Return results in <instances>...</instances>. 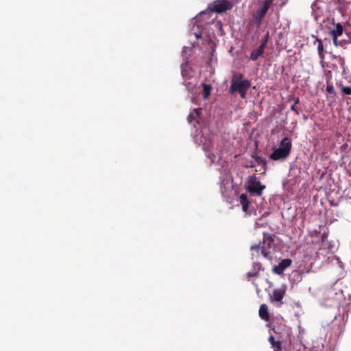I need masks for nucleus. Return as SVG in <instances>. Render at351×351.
I'll use <instances>...</instances> for the list:
<instances>
[{"mask_svg":"<svg viewBox=\"0 0 351 351\" xmlns=\"http://www.w3.org/2000/svg\"><path fill=\"white\" fill-rule=\"evenodd\" d=\"M292 147L291 141L288 137L282 139L280 147L274 150L269 158L273 160H285L290 154Z\"/></svg>","mask_w":351,"mask_h":351,"instance_id":"1","label":"nucleus"},{"mask_svg":"<svg viewBox=\"0 0 351 351\" xmlns=\"http://www.w3.org/2000/svg\"><path fill=\"white\" fill-rule=\"evenodd\" d=\"M274 244V238L272 234L269 233H263V245H252L250 249L252 250H256L258 252L261 251V254L266 258L271 260V252L267 250L271 248Z\"/></svg>","mask_w":351,"mask_h":351,"instance_id":"2","label":"nucleus"},{"mask_svg":"<svg viewBox=\"0 0 351 351\" xmlns=\"http://www.w3.org/2000/svg\"><path fill=\"white\" fill-rule=\"evenodd\" d=\"M251 86V82L249 80H244L243 82H231V85L229 88V93L234 94L239 93L242 99H245L247 92Z\"/></svg>","mask_w":351,"mask_h":351,"instance_id":"3","label":"nucleus"},{"mask_svg":"<svg viewBox=\"0 0 351 351\" xmlns=\"http://www.w3.org/2000/svg\"><path fill=\"white\" fill-rule=\"evenodd\" d=\"M265 186L262 185L261 182L256 176H250L248 180V185L247 190L252 194H256L258 196L261 195L263 191Z\"/></svg>","mask_w":351,"mask_h":351,"instance_id":"4","label":"nucleus"},{"mask_svg":"<svg viewBox=\"0 0 351 351\" xmlns=\"http://www.w3.org/2000/svg\"><path fill=\"white\" fill-rule=\"evenodd\" d=\"M274 0H264L259 2V8L256 12L255 19L258 24L262 23V21L266 15L270 6L272 5Z\"/></svg>","mask_w":351,"mask_h":351,"instance_id":"5","label":"nucleus"},{"mask_svg":"<svg viewBox=\"0 0 351 351\" xmlns=\"http://www.w3.org/2000/svg\"><path fill=\"white\" fill-rule=\"evenodd\" d=\"M233 7L232 3L228 0H216L213 2L210 9L213 12L221 13L231 10Z\"/></svg>","mask_w":351,"mask_h":351,"instance_id":"6","label":"nucleus"},{"mask_svg":"<svg viewBox=\"0 0 351 351\" xmlns=\"http://www.w3.org/2000/svg\"><path fill=\"white\" fill-rule=\"evenodd\" d=\"M287 285H282L279 289H275L272 291V295H270V301L271 302H280L282 304V299L285 297L287 291Z\"/></svg>","mask_w":351,"mask_h":351,"instance_id":"7","label":"nucleus"},{"mask_svg":"<svg viewBox=\"0 0 351 351\" xmlns=\"http://www.w3.org/2000/svg\"><path fill=\"white\" fill-rule=\"evenodd\" d=\"M269 34L267 33L265 40L262 42L261 45L256 49L253 50L250 54V59L253 61L257 60L264 53L266 47Z\"/></svg>","mask_w":351,"mask_h":351,"instance_id":"8","label":"nucleus"},{"mask_svg":"<svg viewBox=\"0 0 351 351\" xmlns=\"http://www.w3.org/2000/svg\"><path fill=\"white\" fill-rule=\"evenodd\" d=\"M291 263L292 261L289 258L283 259L278 263V265H276L273 267L272 271L274 274L280 275L287 268L291 266Z\"/></svg>","mask_w":351,"mask_h":351,"instance_id":"9","label":"nucleus"},{"mask_svg":"<svg viewBox=\"0 0 351 351\" xmlns=\"http://www.w3.org/2000/svg\"><path fill=\"white\" fill-rule=\"evenodd\" d=\"M261 270H264L261 263L258 262H254L252 265L251 271L246 274L247 280L250 281L252 278H256L258 276L260 271Z\"/></svg>","mask_w":351,"mask_h":351,"instance_id":"10","label":"nucleus"},{"mask_svg":"<svg viewBox=\"0 0 351 351\" xmlns=\"http://www.w3.org/2000/svg\"><path fill=\"white\" fill-rule=\"evenodd\" d=\"M332 60H335V62L331 64V65L329 66L330 68H332L334 71H337L338 70V65L343 71L345 70V69H346V66H345L346 63H345L344 58L341 57V56H337V55L333 54L332 56Z\"/></svg>","mask_w":351,"mask_h":351,"instance_id":"11","label":"nucleus"},{"mask_svg":"<svg viewBox=\"0 0 351 351\" xmlns=\"http://www.w3.org/2000/svg\"><path fill=\"white\" fill-rule=\"evenodd\" d=\"M258 314L260 317L265 320V321H269V315L268 312V307L265 304H262L260 306Z\"/></svg>","mask_w":351,"mask_h":351,"instance_id":"12","label":"nucleus"},{"mask_svg":"<svg viewBox=\"0 0 351 351\" xmlns=\"http://www.w3.org/2000/svg\"><path fill=\"white\" fill-rule=\"evenodd\" d=\"M269 342L271 345L274 351H281L282 350V343L280 341H276L273 335H270L268 339Z\"/></svg>","mask_w":351,"mask_h":351,"instance_id":"13","label":"nucleus"},{"mask_svg":"<svg viewBox=\"0 0 351 351\" xmlns=\"http://www.w3.org/2000/svg\"><path fill=\"white\" fill-rule=\"evenodd\" d=\"M239 201L242 205L243 210L247 212L250 204L247 195L246 194L242 193L239 197Z\"/></svg>","mask_w":351,"mask_h":351,"instance_id":"14","label":"nucleus"},{"mask_svg":"<svg viewBox=\"0 0 351 351\" xmlns=\"http://www.w3.org/2000/svg\"><path fill=\"white\" fill-rule=\"evenodd\" d=\"M343 28L341 23H338L335 25V28L330 30V33L332 36H341L343 34Z\"/></svg>","mask_w":351,"mask_h":351,"instance_id":"15","label":"nucleus"},{"mask_svg":"<svg viewBox=\"0 0 351 351\" xmlns=\"http://www.w3.org/2000/svg\"><path fill=\"white\" fill-rule=\"evenodd\" d=\"M211 88L212 87L210 85L206 84H203V96L204 99H207L209 97Z\"/></svg>","mask_w":351,"mask_h":351,"instance_id":"16","label":"nucleus"},{"mask_svg":"<svg viewBox=\"0 0 351 351\" xmlns=\"http://www.w3.org/2000/svg\"><path fill=\"white\" fill-rule=\"evenodd\" d=\"M329 80H330V77H327V79H326L327 85L326 87V90L328 93H330L331 95H335L336 93H335L334 86L332 84H329V82H328Z\"/></svg>","mask_w":351,"mask_h":351,"instance_id":"17","label":"nucleus"},{"mask_svg":"<svg viewBox=\"0 0 351 351\" xmlns=\"http://www.w3.org/2000/svg\"><path fill=\"white\" fill-rule=\"evenodd\" d=\"M337 85L341 86V91L343 93V95H351V87L350 86H344L341 84V83H340V84L337 83Z\"/></svg>","mask_w":351,"mask_h":351,"instance_id":"18","label":"nucleus"},{"mask_svg":"<svg viewBox=\"0 0 351 351\" xmlns=\"http://www.w3.org/2000/svg\"><path fill=\"white\" fill-rule=\"evenodd\" d=\"M244 80L242 73H236L232 76L231 82H243Z\"/></svg>","mask_w":351,"mask_h":351,"instance_id":"19","label":"nucleus"},{"mask_svg":"<svg viewBox=\"0 0 351 351\" xmlns=\"http://www.w3.org/2000/svg\"><path fill=\"white\" fill-rule=\"evenodd\" d=\"M316 41L318 43V45H317L318 53H321L322 52H324V46H323L322 40L319 38H316Z\"/></svg>","mask_w":351,"mask_h":351,"instance_id":"20","label":"nucleus"},{"mask_svg":"<svg viewBox=\"0 0 351 351\" xmlns=\"http://www.w3.org/2000/svg\"><path fill=\"white\" fill-rule=\"evenodd\" d=\"M253 158H254V160L256 161V162L258 164H259V165H261V164L265 165V160L263 159L262 157L258 156L256 154H255L254 156H253Z\"/></svg>","mask_w":351,"mask_h":351,"instance_id":"21","label":"nucleus"},{"mask_svg":"<svg viewBox=\"0 0 351 351\" xmlns=\"http://www.w3.org/2000/svg\"><path fill=\"white\" fill-rule=\"evenodd\" d=\"M332 42H333V44H334L336 47H338V46H341V42H339V41L338 40V37H337V36H332Z\"/></svg>","mask_w":351,"mask_h":351,"instance_id":"22","label":"nucleus"},{"mask_svg":"<svg viewBox=\"0 0 351 351\" xmlns=\"http://www.w3.org/2000/svg\"><path fill=\"white\" fill-rule=\"evenodd\" d=\"M195 116L193 114V112H191L188 116V121L189 123H191L193 120H195Z\"/></svg>","mask_w":351,"mask_h":351,"instance_id":"23","label":"nucleus"},{"mask_svg":"<svg viewBox=\"0 0 351 351\" xmlns=\"http://www.w3.org/2000/svg\"><path fill=\"white\" fill-rule=\"evenodd\" d=\"M192 112H193V114H195V117H199L201 113V109L194 108Z\"/></svg>","mask_w":351,"mask_h":351,"instance_id":"24","label":"nucleus"},{"mask_svg":"<svg viewBox=\"0 0 351 351\" xmlns=\"http://www.w3.org/2000/svg\"><path fill=\"white\" fill-rule=\"evenodd\" d=\"M295 106H296V105L293 104V105L291 106V108H291V110L294 111L297 114H300V112H299L298 109V108H296Z\"/></svg>","mask_w":351,"mask_h":351,"instance_id":"25","label":"nucleus"},{"mask_svg":"<svg viewBox=\"0 0 351 351\" xmlns=\"http://www.w3.org/2000/svg\"><path fill=\"white\" fill-rule=\"evenodd\" d=\"M318 54H319V58L321 59V62H323V60L324 59V52H322L321 53H318Z\"/></svg>","mask_w":351,"mask_h":351,"instance_id":"26","label":"nucleus"},{"mask_svg":"<svg viewBox=\"0 0 351 351\" xmlns=\"http://www.w3.org/2000/svg\"><path fill=\"white\" fill-rule=\"evenodd\" d=\"M293 99H294L293 104H295V105L298 104L300 102V98L299 97H295Z\"/></svg>","mask_w":351,"mask_h":351,"instance_id":"27","label":"nucleus"},{"mask_svg":"<svg viewBox=\"0 0 351 351\" xmlns=\"http://www.w3.org/2000/svg\"><path fill=\"white\" fill-rule=\"evenodd\" d=\"M327 237V235L324 233L322 235V241H324V239Z\"/></svg>","mask_w":351,"mask_h":351,"instance_id":"28","label":"nucleus"},{"mask_svg":"<svg viewBox=\"0 0 351 351\" xmlns=\"http://www.w3.org/2000/svg\"><path fill=\"white\" fill-rule=\"evenodd\" d=\"M196 38H201V36L199 34H195Z\"/></svg>","mask_w":351,"mask_h":351,"instance_id":"29","label":"nucleus"},{"mask_svg":"<svg viewBox=\"0 0 351 351\" xmlns=\"http://www.w3.org/2000/svg\"><path fill=\"white\" fill-rule=\"evenodd\" d=\"M349 165L351 167V162H350Z\"/></svg>","mask_w":351,"mask_h":351,"instance_id":"30","label":"nucleus"}]
</instances>
